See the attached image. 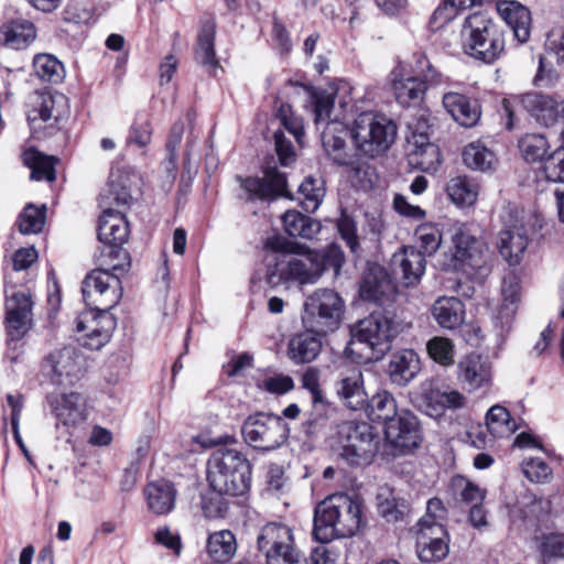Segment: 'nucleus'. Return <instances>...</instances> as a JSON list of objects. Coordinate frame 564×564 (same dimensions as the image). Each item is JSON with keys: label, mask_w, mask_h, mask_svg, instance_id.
Wrapping results in <instances>:
<instances>
[{"label": "nucleus", "mask_w": 564, "mask_h": 564, "mask_svg": "<svg viewBox=\"0 0 564 564\" xmlns=\"http://www.w3.org/2000/svg\"><path fill=\"white\" fill-rule=\"evenodd\" d=\"M336 94L326 89H313L311 100L313 104L314 121L317 127L324 124L322 131V145L325 154L334 164L349 167L352 178L360 182L361 187L371 186V169L358 159L357 153L351 151L346 143L347 138H351L349 130L339 121H329L334 109Z\"/></svg>", "instance_id": "obj_1"}, {"label": "nucleus", "mask_w": 564, "mask_h": 564, "mask_svg": "<svg viewBox=\"0 0 564 564\" xmlns=\"http://www.w3.org/2000/svg\"><path fill=\"white\" fill-rule=\"evenodd\" d=\"M344 262V252L336 243L303 253L282 252L274 257L273 263L268 264L265 280L272 288L294 283L313 284L326 270L332 269L338 275Z\"/></svg>", "instance_id": "obj_2"}, {"label": "nucleus", "mask_w": 564, "mask_h": 564, "mask_svg": "<svg viewBox=\"0 0 564 564\" xmlns=\"http://www.w3.org/2000/svg\"><path fill=\"white\" fill-rule=\"evenodd\" d=\"M364 523L361 500L338 492L326 497L315 507L312 534L316 541L328 543L355 535Z\"/></svg>", "instance_id": "obj_3"}, {"label": "nucleus", "mask_w": 564, "mask_h": 564, "mask_svg": "<svg viewBox=\"0 0 564 564\" xmlns=\"http://www.w3.org/2000/svg\"><path fill=\"white\" fill-rule=\"evenodd\" d=\"M207 481L210 489L241 497L251 487L252 466L241 452L232 448L217 449L207 460Z\"/></svg>", "instance_id": "obj_4"}, {"label": "nucleus", "mask_w": 564, "mask_h": 564, "mask_svg": "<svg viewBox=\"0 0 564 564\" xmlns=\"http://www.w3.org/2000/svg\"><path fill=\"white\" fill-rule=\"evenodd\" d=\"M97 268L87 273L82 283L86 305L93 310L110 311L121 300L123 288L119 274L129 270L130 263L96 257Z\"/></svg>", "instance_id": "obj_5"}, {"label": "nucleus", "mask_w": 564, "mask_h": 564, "mask_svg": "<svg viewBox=\"0 0 564 564\" xmlns=\"http://www.w3.org/2000/svg\"><path fill=\"white\" fill-rule=\"evenodd\" d=\"M464 52L486 64L496 62L505 52V32L487 13L469 14L460 30Z\"/></svg>", "instance_id": "obj_6"}, {"label": "nucleus", "mask_w": 564, "mask_h": 564, "mask_svg": "<svg viewBox=\"0 0 564 564\" xmlns=\"http://www.w3.org/2000/svg\"><path fill=\"white\" fill-rule=\"evenodd\" d=\"M380 438L367 422L345 421L338 425L335 451L350 467L371 464L379 451Z\"/></svg>", "instance_id": "obj_7"}, {"label": "nucleus", "mask_w": 564, "mask_h": 564, "mask_svg": "<svg viewBox=\"0 0 564 564\" xmlns=\"http://www.w3.org/2000/svg\"><path fill=\"white\" fill-rule=\"evenodd\" d=\"M394 334L393 311L386 308L381 312H372L354 327L347 349L355 354L356 346H365L370 350V355L366 356L365 360H377L391 348Z\"/></svg>", "instance_id": "obj_8"}, {"label": "nucleus", "mask_w": 564, "mask_h": 564, "mask_svg": "<svg viewBox=\"0 0 564 564\" xmlns=\"http://www.w3.org/2000/svg\"><path fill=\"white\" fill-rule=\"evenodd\" d=\"M345 310L341 296L330 289H317L303 305L302 323L306 330L329 334L338 329Z\"/></svg>", "instance_id": "obj_9"}, {"label": "nucleus", "mask_w": 564, "mask_h": 564, "mask_svg": "<svg viewBox=\"0 0 564 564\" xmlns=\"http://www.w3.org/2000/svg\"><path fill=\"white\" fill-rule=\"evenodd\" d=\"M397 137V126L386 116L362 112L354 121L351 139L356 149L369 158L384 153Z\"/></svg>", "instance_id": "obj_10"}, {"label": "nucleus", "mask_w": 564, "mask_h": 564, "mask_svg": "<svg viewBox=\"0 0 564 564\" xmlns=\"http://www.w3.org/2000/svg\"><path fill=\"white\" fill-rule=\"evenodd\" d=\"M241 434L245 442L254 449L271 452L286 442L290 426L280 415L257 412L245 420Z\"/></svg>", "instance_id": "obj_11"}, {"label": "nucleus", "mask_w": 564, "mask_h": 564, "mask_svg": "<svg viewBox=\"0 0 564 564\" xmlns=\"http://www.w3.org/2000/svg\"><path fill=\"white\" fill-rule=\"evenodd\" d=\"M128 237L129 224L122 212L112 207L105 208L98 225V240L102 247L97 257L105 256L109 260L130 263V256L122 248Z\"/></svg>", "instance_id": "obj_12"}, {"label": "nucleus", "mask_w": 564, "mask_h": 564, "mask_svg": "<svg viewBox=\"0 0 564 564\" xmlns=\"http://www.w3.org/2000/svg\"><path fill=\"white\" fill-rule=\"evenodd\" d=\"M517 107L527 111L539 123L545 127L556 124V99L541 93H527L511 99H503L502 110L506 117V128L512 130L516 126Z\"/></svg>", "instance_id": "obj_13"}, {"label": "nucleus", "mask_w": 564, "mask_h": 564, "mask_svg": "<svg viewBox=\"0 0 564 564\" xmlns=\"http://www.w3.org/2000/svg\"><path fill=\"white\" fill-rule=\"evenodd\" d=\"M397 294V285L387 269L368 262L359 282L360 299L386 310L393 305Z\"/></svg>", "instance_id": "obj_14"}, {"label": "nucleus", "mask_w": 564, "mask_h": 564, "mask_svg": "<svg viewBox=\"0 0 564 564\" xmlns=\"http://www.w3.org/2000/svg\"><path fill=\"white\" fill-rule=\"evenodd\" d=\"M42 375L56 386H72L83 375V357L75 347L65 346L45 356Z\"/></svg>", "instance_id": "obj_15"}, {"label": "nucleus", "mask_w": 564, "mask_h": 564, "mask_svg": "<svg viewBox=\"0 0 564 564\" xmlns=\"http://www.w3.org/2000/svg\"><path fill=\"white\" fill-rule=\"evenodd\" d=\"M116 328V318L109 311L93 310L82 314L77 321L76 330L83 335L80 344L91 350H99L111 338Z\"/></svg>", "instance_id": "obj_16"}, {"label": "nucleus", "mask_w": 564, "mask_h": 564, "mask_svg": "<svg viewBox=\"0 0 564 564\" xmlns=\"http://www.w3.org/2000/svg\"><path fill=\"white\" fill-rule=\"evenodd\" d=\"M454 243V268L466 271L467 268L481 270L488 258L486 243L473 235L468 227L459 226L452 237Z\"/></svg>", "instance_id": "obj_17"}, {"label": "nucleus", "mask_w": 564, "mask_h": 564, "mask_svg": "<svg viewBox=\"0 0 564 564\" xmlns=\"http://www.w3.org/2000/svg\"><path fill=\"white\" fill-rule=\"evenodd\" d=\"M32 307V294L28 290L7 296L4 324L10 341L20 340L31 328Z\"/></svg>", "instance_id": "obj_18"}, {"label": "nucleus", "mask_w": 564, "mask_h": 564, "mask_svg": "<svg viewBox=\"0 0 564 564\" xmlns=\"http://www.w3.org/2000/svg\"><path fill=\"white\" fill-rule=\"evenodd\" d=\"M264 176H238L241 187L247 192L249 200H274L286 195V177L276 166L267 165L263 169Z\"/></svg>", "instance_id": "obj_19"}, {"label": "nucleus", "mask_w": 564, "mask_h": 564, "mask_svg": "<svg viewBox=\"0 0 564 564\" xmlns=\"http://www.w3.org/2000/svg\"><path fill=\"white\" fill-rule=\"evenodd\" d=\"M390 267L395 280L405 288L415 286L425 273L426 260L424 254L415 247L403 246L394 252Z\"/></svg>", "instance_id": "obj_20"}, {"label": "nucleus", "mask_w": 564, "mask_h": 564, "mask_svg": "<svg viewBox=\"0 0 564 564\" xmlns=\"http://www.w3.org/2000/svg\"><path fill=\"white\" fill-rule=\"evenodd\" d=\"M557 65L564 62V30L553 29L545 41V55L540 56L534 84L539 87H552L558 79V73L553 68L552 59Z\"/></svg>", "instance_id": "obj_21"}, {"label": "nucleus", "mask_w": 564, "mask_h": 564, "mask_svg": "<svg viewBox=\"0 0 564 564\" xmlns=\"http://www.w3.org/2000/svg\"><path fill=\"white\" fill-rule=\"evenodd\" d=\"M384 435L395 448L413 449L421 441L419 421L412 412L402 409L384 425Z\"/></svg>", "instance_id": "obj_22"}, {"label": "nucleus", "mask_w": 564, "mask_h": 564, "mask_svg": "<svg viewBox=\"0 0 564 564\" xmlns=\"http://www.w3.org/2000/svg\"><path fill=\"white\" fill-rule=\"evenodd\" d=\"M449 536L445 525L419 527L416 551L419 558L425 563L440 562L449 552Z\"/></svg>", "instance_id": "obj_23"}, {"label": "nucleus", "mask_w": 564, "mask_h": 564, "mask_svg": "<svg viewBox=\"0 0 564 564\" xmlns=\"http://www.w3.org/2000/svg\"><path fill=\"white\" fill-rule=\"evenodd\" d=\"M51 411L57 420V424L66 427H75L87 419L84 397L78 392L48 394L46 397Z\"/></svg>", "instance_id": "obj_24"}, {"label": "nucleus", "mask_w": 564, "mask_h": 564, "mask_svg": "<svg viewBox=\"0 0 564 564\" xmlns=\"http://www.w3.org/2000/svg\"><path fill=\"white\" fill-rule=\"evenodd\" d=\"M336 394L341 403L352 410L359 411L367 405V392L364 386L362 371L357 367L343 370L335 383Z\"/></svg>", "instance_id": "obj_25"}, {"label": "nucleus", "mask_w": 564, "mask_h": 564, "mask_svg": "<svg viewBox=\"0 0 564 564\" xmlns=\"http://www.w3.org/2000/svg\"><path fill=\"white\" fill-rule=\"evenodd\" d=\"M443 106L452 118L463 127H475L481 116L480 105L477 99L464 94L449 91L444 94Z\"/></svg>", "instance_id": "obj_26"}, {"label": "nucleus", "mask_w": 564, "mask_h": 564, "mask_svg": "<svg viewBox=\"0 0 564 564\" xmlns=\"http://www.w3.org/2000/svg\"><path fill=\"white\" fill-rule=\"evenodd\" d=\"M420 371V357L413 349H403L391 355L387 372L392 384L406 387Z\"/></svg>", "instance_id": "obj_27"}, {"label": "nucleus", "mask_w": 564, "mask_h": 564, "mask_svg": "<svg viewBox=\"0 0 564 564\" xmlns=\"http://www.w3.org/2000/svg\"><path fill=\"white\" fill-rule=\"evenodd\" d=\"M458 378L467 384L469 390H477L490 386L492 371L491 365L480 355L471 354L458 364Z\"/></svg>", "instance_id": "obj_28"}, {"label": "nucleus", "mask_w": 564, "mask_h": 564, "mask_svg": "<svg viewBox=\"0 0 564 564\" xmlns=\"http://www.w3.org/2000/svg\"><path fill=\"white\" fill-rule=\"evenodd\" d=\"M131 177L122 171H112L107 185L99 196L100 205L105 208L129 206L132 200L130 191Z\"/></svg>", "instance_id": "obj_29"}, {"label": "nucleus", "mask_w": 564, "mask_h": 564, "mask_svg": "<svg viewBox=\"0 0 564 564\" xmlns=\"http://www.w3.org/2000/svg\"><path fill=\"white\" fill-rule=\"evenodd\" d=\"M176 494L174 485L164 479L149 482L144 488L147 506L156 516L167 514L174 509Z\"/></svg>", "instance_id": "obj_30"}, {"label": "nucleus", "mask_w": 564, "mask_h": 564, "mask_svg": "<svg viewBox=\"0 0 564 564\" xmlns=\"http://www.w3.org/2000/svg\"><path fill=\"white\" fill-rule=\"evenodd\" d=\"M528 247L527 230L523 225L507 226L499 234L498 248L500 254L516 265Z\"/></svg>", "instance_id": "obj_31"}, {"label": "nucleus", "mask_w": 564, "mask_h": 564, "mask_svg": "<svg viewBox=\"0 0 564 564\" xmlns=\"http://www.w3.org/2000/svg\"><path fill=\"white\" fill-rule=\"evenodd\" d=\"M498 11L519 43L528 42L531 34L530 10L517 1H505L498 6Z\"/></svg>", "instance_id": "obj_32"}, {"label": "nucleus", "mask_w": 564, "mask_h": 564, "mask_svg": "<svg viewBox=\"0 0 564 564\" xmlns=\"http://www.w3.org/2000/svg\"><path fill=\"white\" fill-rule=\"evenodd\" d=\"M35 36L34 24L25 19H13L0 26V44L8 48H25Z\"/></svg>", "instance_id": "obj_33"}, {"label": "nucleus", "mask_w": 564, "mask_h": 564, "mask_svg": "<svg viewBox=\"0 0 564 564\" xmlns=\"http://www.w3.org/2000/svg\"><path fill=\"white\" fill-rule=\"evenodd\" d=\"M326 334H315L306 330L295 335L289 343V356L296 364H306L313 361L321 352L322 336Z\"/></svg>", "instance_id": "obj_34"}, {"label": "nucleus", "mask_w": 564, "mask_h": 564, "mask_svg": "<svg viewBox=\"0 0 564 564\" xmlns=\"http://www.w3.org/2000/svg\"><path fill=\"white\" fill-rule=\"evenodd\" d=\"M432 315L442 328L454 329L464 322L465 306L458 297H438L432 306Z\"/></svg>", "instance_id": "obj_35"}, {"label": "nucleus", "mask_w": 564, "mask_h": 564, "mask_svg": "<svg viewBox=\"0 0 564 564\" xmlns=\"http://www.w3.org/2000/svg\"><path fill=\"white\" fill-rule=\"evenodd\" d=\"M215 21L213 19L203 20L195 46V59L209 69H215L219 65L215 53Z\"/></svg>", "instance_id": "obj_36"}, {"label": "nucleus", "mask_w": 564, "mask_h": 564, "mask_svg": "<svg viewBox=\"0 0 564 564\" xmlns=\"http://www.w3.org/2000/svg\"><path fill=\"white\" fill-rule=\"evenodd\" d=\"M362 410L370 421L383 425L400 412L393 394L386 390L378 391L371 398L367 397V405Z\"/></svg>", "instance_id": "obj_37"}, {"label": "nucleus", "mask_w": 564, "mask_h": 564, "mask_svg": "<svg viewBox=\"0 0 564 564\" xmlns=\"http://www.w3.org/2000/svg\"><path fill=\"white\" fill-rule=\"evenodd\" d=\"M447 491L455 502L466 506L484 502L486 497L485 489L463 475L451 478Z\"/></svg>", "instance_id": "obj_38"}, {"label": "nucleus", "mask_w": 564, "mask_h": 564, "mask_svg": "<svg viewBox=\"0 0 564 564\" xmlns=\"http://www.w3.org/2000/svg\"><path fill=\"white\" fill-rule=\"evenodd\" d=\"M285 232L294 238L312 239L321 231V223L297 210H286L282 216Z\"/></svg>", "instance_id": "obj_39"}, {"label": "nucleus", "mask_w": 564, "mask_h": 564, "mask_svg": "<svg viewBox=\"0 0 564 564\" xmlns=\"http://www.w3.org/2000/svg\"><path fill=\"white\" fill-rule=\"evenodd\" d=\"M395 100L403 107H416L424 99L426 87L417 76L395 79L392 85Z\"/></svg>", "instance_id": "obj_40"}, {"label": "nucleus", "mask_w": 564, "mask_h": 564, "mask_svg": "<svg viewBox=\"0 0 564 564\" xmlns=\"http://www.w3.org/2000/svg\"><path fill=\"white\" fill-rule=\"evenodd\" d=\"M237 551V542L229 530H220L210 533L207 539V553L216 563L229 562Z\"/></svg>", "instance_id": "obj_41"}, {"label": "nucleus", "mask_w": 564, "mask_h": 564, "mask_svg": "<svg viewBox=\"0 0 564 564\" xmlns=\"http://www.w3.org/2000/svg\"><path fill=\"white\" fill-rule=\"evenodd\" d=\"M325 193L324 180L321 176L308 175L299 186L297 199L306 213H314L322 204Z\"/></svg>", "instance_id": "obj_42"}, {"label": "nucleus", "mask_w": 564, "mask_h": 564, "mask_svg": "<svg viewBox=\"0 0 564 564\" xmlns=\"http://www.w3.org/2000/svg\"><path fill=\"white\" fill-rule=\"evenodd\" d=\"M519 283L516 276L503 279L502 296L503 303L501 304L497 316L496 323H500L501 330L509 329L511 322L516 314V304L519 301Z\"/></svg>", "instance_id": "obj_43"}, {"label": "nucleus", "mask_w": 564, "mask_h": 564, "mask_svg": "<svg viewBox=\"0 0 564 564\" xmlns=\"http://www.w3.org/2000/svg\"><path fill=\"white\" fill-rule=\"evenodd\" d=\"M24 163L31 169V178L35 181L53 182L56 178L54 156H47L36 150H28L23 153Z\"/></svg>", "instance_id": "obj_44"}, {"label": "nucleus", "mask_w": 564, "mask_h": 564, "mask_svg": "<svg viewBox=\"0 0 564 564\" xmlns=\"http://www.w3.org/2000/svg\"><path fill=\"white\" fill-rule=\"evenodd\" d=\"M330 411L327 401L312 403V411L302 424V431L308 438H315L326 433Z\"/></svg>", "instance_id": "obj_45"}, {"label": "nucleus", "mask_w": 564, "mask_h": 564, "mask_svg": "<svg viewBox=\"0 0 564 564\" xmlns=\"http://www.w3.org/2000/svg\"><path fill=\"white\" fill-rule=\"evenodd\" d=\"M415 408L431 417H438L444 412L441 390L432 384H422L421 391L413 397Z\"/></svg>", "instance_id": "obj_46"}, {"label": "nucleus", "mask_w": 564, "mask_h": 564, "mask_svg": "<svg viewBox=\"0 0 564 564\" xmlns=\"http://www.w3.org/2000/svg\"><path fill=\"white\" fill-rule=\"evenodd\" d=\"M39 99L37 112L43 121L53 119L59 123L65 118L67 99L63 94H41Z\"/></svg>", "instance_id": "obj_47"}, {"label": "nucleus", "mask_w": 564, "mask_h": 564, "mask_svg": "<svg viewBox=\"0 0 564 564\" xmlns=\"http://www.w3.org/2000/svg\"><path fill=\"white\" fill-rule=\"evenodd\" d=\"M462 156L465 165L473 170H490L495 162L494 152L479 142H473L466 145Z\"/></svg>", "instance_id": "obj_48"}, {"label": "nucleus", "mask_w": 564, "mask_h": 564, "mask_svg": "<svg viewBox=\"0 0 564 564\" xmlns=\"http://www.w3.org/2000/svg\"><path fill=\"white\" fill-rule=\"evenodd\" d=\"M486 424L494 437H502L514 432V424L511 422L510 412L507 408L496 404L486 413Z\"/></svg>", "instance_id": "obj_49"}, {"label": "nucleus", "mask_w": 564, "mask_h": 564, "mask_svg": "<svg viewBox=\"0 0 564 564\" xmlns=\"http://www.w3.org/2000/svg\"><path fill=\"white\" fill-rule=\"evenodd\" d=\"M447 194L458 206H470L477 199V191L467 177L457 176L451 180L447 185Z\"/></svg>", "instance_id": "obj_50"}, {"label": "nucleus", "mask_w": 564, "mask_h": 564, "mask_svg": "<svg viewBox=\"0 0 564 564\" xmlns=\"http://www.w3.org/2000/svg\"><path fill=\"white\" fill-rule=\"evenodd\" d=\"M33 67L36 76L44 82L58 83L63 78V64L53 55L37 54Z\"/></svg>", "instance_id": "obj_51"}, {"label": "nucleus", "mask_w": 564, "mask_h": 564, "mask_svg": "<svg viewBox=\"0 0 564 564\" xmlns=\"http://www.w3.org/2000/svg\"><path fill=\"white\" fill-rule=\"evenodd\" d=\"M519 149L528 162H536L544 158L549 142L541 133H528L519 140Z\"/></svg>", "instance_id": "obj_52"}, {"label": "nucleus", "mask_w": 564, "mask_h": 564, "mask_svg": "<svg viewBox=\"0 0 564 564\" xmlns=\"http://www.w3.org/2000/svg\"><path fill=\"white\" fill-rule=\"evenodd\" d=\"M415 238L420 245L419 251L425 256L434 254L442 243V231L437 225L422 224L415 229Z\"/></svg>", "instance_id": "obj_53"}, {"label": "nucleus", "mask_w": 564, "mask_h": 564, "mask_svg": "<svg viewBox=\"0 0 564 564\" xmlns=\"http://www.w3.org/2000/svg\"><path fill=\"white\" fill-rule=\"evenodd\" d=\"M228 494L210 489L202 496V510L209 519L225 518L229 510Z\"/></svg>", "instance_id": "obj_54"}, {"label": "nucleus", "mask_w": 564, "mask_h": 564, "mask_svg": "<svg viewBox=\"0 0 564 564\" xmlns=\"http://www.w3.org/2000/svg\"><path fill=\"white\" fill-rule=\"evenodd\" d=\"M414 76H417L424 83L426 89L438 86L443 83V74L438 72L423 53L414 54Z\"/></svg>", "instance_id": "obj_55"}, {"label": "nucleus", "mask_w": 564, "mask_h": 564, "mask_svg": "<svg viewBox=\"0 0 564 564\" xmlns=\"http://www.w3.org/2000/svg\"><path fill=\"white\" fill-rule=\"evenodd\" d=\"M45 206L37 208L34 205H28L19 216L18 226L20 232L23 235L40 232L45 223Z\"/></svg>", "instance_id": "obj_56"}, {"label": "nucleus", "mask_w": 564, "mask_h": 564, "mask_svg": "<svg viewBox=\"0 0 564 564\" xmlns=\"http://www.w3.org/2000/svg\"><path fill=\"white\" fill-rule=\"evenodd\" d=\"M426 350L431 359L442 366H451L454 364V345L446 338L435 336L426 344Z\"/></svg>", "instance_id": "obj_57"}, {"label": "nucleus", "mask_w": 564, "mask_h": 564, "mask_svg": "<svg viewBox=\"0 0 564 564\" xmlns=\"http://www.w3.org/2000/svg\"><path fill=\"white\" fill-rule=\"evenodd\" d=\"M411 164L423 171L435 170L441 163V153L436 144H425L420 150H411L409 153Z\"/></svg>", "instance_id": "obj_58"}, {"label": "nucleus", "mask_w": 564, "mask_h": 564, "mask_svg": "<svg viewBox=\"0 0 564 564\" xmlns=\"http://www.w3.org/2000/svg\"><path fill=\"white\" fill-rule=\"evenodd\" d=\"M152 139V126L149 118L144 115H138L129 129L127 142L142 149L145 148Z\"/></svg>", "instance_id": "obj_59"}, {"label": "nucleus", "mask_w": 564, "mask_h": 564, "mask_svg": "<svg viewBox=\"0 0 564 564\" xmlns=\"http://www.w3.org/2000/svg\"><path fill=\"white\" fill-rule=\"evenodd\" d=\"M378 511L388 522H397L409 513L410 505L405 499L391 497L379 503Z\"/></svg>", "instance_id": "obj_60"}, {"label": "nucleus", "mask_w": 564, "mask_h": 564, "mask_svg": "<svg viewBox=\"0 0 564 564\" xmlns=\"http://www.w3.org/2000/svg\"><path fill=\"white\" fill-rule=\"evenodd\" d=\"M543 173L547 181L564 183V147L557 148L544 160Z\"/></svg>", "instance_id": "obj_61"}, {"label": "nucleus", "mask_w": 564, "mask_h": 564, "mask_svg": "<svg viewBox=\"0 0 564 564\" xmlns=\"http://www.w3.org/2000/svg\"><path fill=\"white\" fill-rule=\"evenodd\" d=\"M543 562L554 558H564V534L552 533L545 535L539 546Z\"/></svg>", "instance_id": "obj_62"}, {"label": "nucleus", "mask_w": 564, "mask_h": 564, "mask_svg": "<svg viewBox=\"0 0 564 564\" xmlns=\"http://www.w3.org/2000/svg\"><path fill=\"white\" fill-rule=\"evenodd\" d=\"M447 518V509L444 502L437 498L433 497L427 501L426 505V513L420 519L417 525H444L443 521Z\"/></svg>", "instance_id": "obj_63"}, {"label": "nucleus", "mask_w": 564, "mask_h": 564, "mask_svg": "<svg viewBox=\"0 0 564 564\" xmlns=\"http://www.w3.org/2000/svg\"><path fill=\"white\" fill-rule=\"evenodd\" d=\"M523 473L533 482L543 484L552 477L551 467L541 458H530L525 462Z\"/></svg>", "instance_id": "obj_64"}]
</instances>
